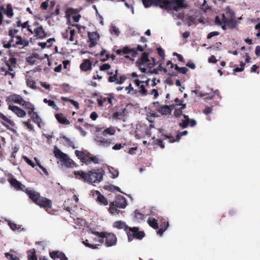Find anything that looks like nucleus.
<instances>
[{"label":"nucleus","mask_w":260,"mask_h":260,"mask_svg":"<svg viewBox=\"0 0 260 260\" xmlns=\"http://www.w3.org/2000/svg\"><path fill=\"white\" fill-rule=\"evenodd\" d=\"M75 175L77 178L79 176L85 182L93 184L100 183L103 179L104 172L102 170H92L88 173L83 171H75Z\"/></svg>","instance_id":"obj_1"},{"label":"nucleus","mask_w":260,"mask_h":260,"mask_svg":"<svg viewBox=\"0 0 260 260\" xmlns=\"http://www.w3.org/2000/svg\"><path fill=\"white\" fill-rule=\"evenodd\" d=\"M116 133L114 127H110L104 129L102 135H95L94 137V141L100 147L107 148L110 147L112 144V139L106 138L107 135L113 136Z\"/></svg>","instance_id":"obj_2"},{"label":"nucleus","mask_w":260,"mask_h":260,"mask_svg":"<svg viewBox=\"0 0 260 260\" xmlns=\"http://www.w3.org/2000/svg\"><path fill=\"white\" fill-rule=\"evenodd\" d=\"M54 153L56 158L59 159L62 163V165L64 166L66 168H74L76 166L75 162L73 160L56 146L54 147Z\"/></svg>","instance_id":"obj_3"},{"label":"nucleus","mask_w":260,"mask_h":260,"mask_svg":"<svg viewBox=\"0 0 260 260\" xmlns=\"http://www.w3.org/2000/svg\"><path fill=\"white\" fill-rule=\"evenodd\" d=\"M142 3L146 8H148L153 5L154 7H159L161 9L167 11L173 9L169 4V0H142ZM176 10V8H173Z\"/></svg>","instance_id":"obj_4"},{"label":"nucleus","mask_w":260,"mask_h":260,"mask_svg":"<svg viewBox=\"0 0 260 260\" xmlns=\"http://www.w3.org/2000/svg\"><path fill=\"white\" fill-rule=\"evenodd\" d=\"M92 233L95 235H99L100 238L99 242L101 243L104 242V238H106V245L107 247H111L115 245L116 244L117 238L113 233H99L98 232H92Z\"/></svg>","instance_id":"obj_5"},{"label":"nucleus","mask_w":260,"mask_h":260,"mask_svg":"<svg viewBox=\"0 0 260 260\" xmlns=\"http://www.w3.org/2000/svg\"><path fill=\"white\" fill-rule=\"evenodd\" d=\"M126 234L128 242L132 241L134 238L141 240L145 236L144 232L139 231V228L137 227L129 228Z\"/></svg>","instance_id":"obj_6"},{"label":"nucleus","mask_w":260,"mask_h":260,"mask_svg":"<svg viewBox=\"0 0 260 260\" xmlns=\"http://www.w3.org/2000/svg\"><path fill=\"white\" fill-rule=\"evenodd\" d=\"M114 203L115 204V206L119 208L124 209L127 206L125 198L121 195L118 196Z\"/></svg>","instance_id":"obj_7"},{"label":"nucleus","mask_w":260,"mask_h":260,"mask_svg":"<svg viewBox=\"0 0 260 260\" xmlns=\"http://www.w3.org/2000/svg\"><path fill=\"white\" fill-rule=\"evenodd\" d=\"M35 203L37 205L43 207H50L51 206V200L40 196L38 199Z\"/></svg>","instance_id":"obj_8"},{"label":"nucleus","mask_w":260,"mask_h":260,"mask_svg":"<svg viewBox=\"0 0 260 260\" xmlns=\"http://www.w3.org/2000/svg\"><path fill=\"white\" fill-rule=\"evenodd\" d=\"M88 35L90 42L89 47L92 48L96 45L100 36L96 32H88Z\"/></svg>","instance_id":"obj_9"},{"label":"nucleus","mask_w":260,"mask_h":260,"mask_svg":"<svg viewBox=\"0 0 260 260\" xmlns=\"http://www.w3.org/2000/svg\"><path fill=\"white\" fill-rule=\"evenodd\" d=\"M9 109L13 111L19 117H24L26 115V112L17 106L9 105Z\"/></svg>","instance_id":"obj_10"},{"label":"nucleus","mask_w":260,"mask_h":260,"mask_svg":"<svg viewBox=\"0 0 260 260\" xmlns=\"http://www.w3.org/2000/svg\"><path fill=\"white\" fill-rule=\"evenodd\" d=\"M223 21L224 23H226L229 29H234L237 27L238 23L237 20L234 18H227L225 16H223Z\"/></svg>","instance_id":"obj_11"},{"label":"nucleus","mask_w":260,"mask_h":260,"mask_svg":"<svg viewBox=\"0 0 260 260\" xmlns=\"http://www.w3.org/2000/svg\"><path fill=\"white\" fill-rule=\"evenodd\" d=\"M79 11L77 9H74L72 8H68L67 10V13L68 15H72L73 18L75 22H78L81 17L80 14L76 15Z\"/></svg>","instance_id":"obj_12"},{"label":"nucleus","mask_w":260,"mask_h":260,"mask_svg":"<svg viewBox=\"0 0 260 260\" xmlns=\"http://www.w3.org/2000/svg\"><path fill=\"white\" fill-rule=\"evenodd\" d=\"M173 3L176 5V6H173L172 4H171L170 1L169 4L171 5L172 8H176V9L175 10L174 9H172L171 10H173L177 11L178 9H182L185 7V4L184 0H173ZM169 11H171V10Z\"/></svg>","instance_id":"obj_13"},{"label":"nucleus","mask_w":260,"mask_h":260,"mask_svg":"<svg viewBox=\"0 0 260 260\" xmlns=\"http://www.w3.org/2000/svg\"><path fill=\"white\" fill-rule=\"evenodd\" d=\"M113 226L114 228L118 230H123L127 232V230L129 229L126 223L123 221H117L113 223Z\"/></svg>","instance_id":"obj_14"},{"label":"nucleus","mask_w":260,"mask_h":260,"mask_svg":"<svg viewBox=\"0 0 260 260\" xmlns=\"http://www.w3.org/2000/svg\"><path fill=\"white\" fill-rule=\"evenodd\" d=\"M25 192L29 198H30L35 203L40 196V194L38 192L34 190H29L26 188L25 189Z\"/></svg>","instance_id":"obj_15"},{"label":"nucleus","mask_w":260,"mask_h":260,"mask_svg":"<svg viewBox=\"0 0 260 260\" xmlns=\"http://www.w3.org/2000/svg\"><path fill=\"white\" fill-rule=\"evenodd\" d=\"M11 185L17 190H24L25 187L16 179L12 178L10 180Z\"/></svg>","instance_id":"obj_16"},{"label":"nucleus","mask_w":260,"mask_h":260,"mask_svg":"<svg viewBox=\"0 0 260 260\" xmlns=\"http://www.w3.org/2000/svg\"><path fill=\"white\" fill-rule=\"evenodd\" d=\"M95 194L98 196L97 201L99 202L100 203L104 205H107L108 204L107 200L101 194L99 191L96 190L95 191Z\"/></svg>","instance_id":"obj_17"},{"label":"nucleus","mask_w":260,"mask_h":260,"mask_svg":"<svg viewBox=\"0 0 260 260\" xmlns=\"http://www.w3.org/2000/svg\"><path fill=\"white\" fill-rule=\"evenodd\" d=\"M55 117L60 123L63 124H69L70 123V121L61 114H55Z\"/></svg>","instance_id":"obj_18"},{"label":"nucleus","mask_w":260,"mask_h":260,"mask_svg":"<svg viewBox=\"0 0 260 260\" xmlns=\"http://www.w3.org/2000/svg\"><path fill=\"white\" fill-rule=\"evenodd\" d=\"M91 68V64L90 61L88 59L84 60L83 62L81 64L80 68L82 70L87 71L89 70Z\"/></svg>","instance_id":"obj_19"},{"label":"nucleus","mask_w":260,"mask_h":260,"mask_svg":"<svg viewBox=\"0 0 260 260\" xmlns=\"http://www.w3.org/2000/svg\"><path fill=\"white\" fill-rule=\"evenodd\" d=\"M126 109L124 108L121 111L116 112L113 115V118L115 119H121L125 116V111Z\"/></svg>","instance_id":"obj_20"},{"label":"nucleus","mask_w":260,"mask_h":260,"mask_svg":"<svg viewBox=\"0 0 260 260\" xmlns=\"http://www.w3.org/2000/svg\"><path fill=\"white\" fill-rule=\"evenodd\" d=\"M183 117L184 119L179 123V125L182 128H185L188 126L189 123L190 118L188 115H184Z\"/></svg>","instance_id":"obj_21"},{"label":"nucleus","mask_w":260,"mask_h":260,"mask_svg":"<svg viewBox=\"0 0 260 260\" xmlns=\"http://www.w3.org/2000/svg\"><path fill=\"white\" fill-rule=\"evenodd\" d=\"M11 99L15 103L22 105L25 101L23 100L22 98L18 94H13L11 96Z\"/></svg>","instance_id":"obj_22"},{"label":"nucleus","mask_w":260,"mask_h":260,"mask_svg":"<svg viewBox=\"0 0 260 260\" xmlns=\"http://www.w3.org/2000/svg\"><path fill=\"white\" fill-rule=\"evenodd\" d=\"M147 222L151 227L154 229H157L158 228L157 220L154 218L149 217L147 220Z\"/></svg>","instance_id":"obj_23"},{"label":"nucleus","mask_w":260,"mask_h":260,"mask_svg":"<svg viewBox=\"0 0 260 260\" xmlns=\"http://www.w3.org/2000/svg\"><path fill=\"white\" fill-rule=\"evenodd\" d=\"M157 111L162 115H167L170 112V110L168 106L165 105L159 108Z\"/></svg>","instance_id":"obj_24"},{"label":"nucleus","mask_w":260,"mask_h":260,"mask_svg":"<svg viewBox=\"0 0 260 260\" xmlns=\"http://www.w3.org/2000/svg\"><path fill=\"white\" fill-rule=\"evenodd\" d=\"M37 36L40 38H44L45 36V31L42 26H40L35 29Z\"/></svg>","instance_id":"obj_25"},{"label":"nucleus","mask_w":260,"mask_h":260,"mask_svg":"<svg viewBox=\"0 0 260 260\" xmlns=\"http://www.w3.org/2000/svg\"><path fill=\"white\" fill-rule=\"evenodd\" d=\"M188 134V132L187 131H184L183 132H180L179 133H178L177 135H176V139L175 140L174 139H170V141H169V142L170 143H173V142H179L180 141V138L182 137V136H185L187 134Z\"/></svg>","instance_id":"obj_26"},{"label":"nucleus","mask_w":260,"mask_h":260,"mask_svg":"<svg viewBox=\"0 0 260 260\" xmlns=\"http://www.w3.org/2000/svg\"><path fill=\"white\" fill-rule=\"evenodd\" d=\"M27 258L28 260H38L36 251L34 249H30L28 251Z\"/></svg>","instance_id":"obj_27"},{"label":"nucleus","mask_w":260,"mask_h":260,"mask_svg":"<svg viewBox=\"0 0 260 260\" xmlns=\"http://www.w3.org/2000/svg\"><path fill=\"white\" fill-rule=\"evenodd\" d=\"M116 206H115V204L114 203H112L110 204L109 210L110 212L112 214H119L120 211L117 209Z\"/></svg>","instance_id":"obj_28"},{"label":"nucleus","mask_w":260,"mask_h":260,"mask_svg":"<svg viewBox=\"0 0 260 260\" xmlns=\"http://www.w3.org/2000/svg\"><path fill=\"white\" fill-rule=\"evenodd\" d=\"M122 52L124 54L132 53L134 56L137 54V52L135 49H131L127 46H125L123 48Z\"/></svg>","instance_id":"obj_29"},{"label":"nucleus","mask_w":260,"mask_h":260,"mask_svg":"<svg viewBox=\"0 0 260 260\" xmlns=\"http://www.w3.org/2000/svg\"><path fill=\"white\" fill-rule=\"evenodd\" d=\"M83 244L86 247H88L91 249H99L100 245L99 244H90L88 242V240H85L82 242Z\"/></svg>","instance_id":"obj_30"},{"label":"nucleus","mask_w":260,"mask_h":260,"mask_svg":"<svg viewBox=\"0 0 260 260\" xmlns=\"http://www.w3.org/2000/svg\"><path fill=\"white\" fill-rule=\"evenodd\" d=\"M31 118L34 120V121L36 123H37L39 126L40 127V123L41 122V119L40 118L38 113L36 112H34V113H32V116Z\"/></svg>","instance_id":"obj_31"},{"label":"nucleus","mask_w":260,"mask_h":260,"mask_svg":"<svg viewBox=\"0 0 260 260\" xmlns=\"http://www.w3.org/2000/svg\"><path fill=\"white\" fill-rule=\"evenodd\" d=\"M26 82L27 85L30 88L33 89H36V88H37V86L36 85V83L34 80H32L30 78H27L26 79Z\"/></svg>","instance_id":"obj_32"},{"label":"nucleus","mask_w":260,"mask_h":260,"mask_svg":"<svg viewBox=\"0 0 260 260\" xmlns=\"http://www.w3.org/2000/svg\"><path fill=\"white\" fill-rule=\"evenodd\" d=\"M108 170L109 173L112 175V178H116L118 176L119 172L117 170L115 169L112 167H109Z\"/></svg>","instance_id":"obj_33"},{"label":"nucleus","mask_w":260,"mask_h":260,"mask_svg":"<svg viewBox=\"0 0 260 260\" xmlns=\"http://www.w3.org/2000/svg\"><path fill=\"white\" fill-rule=\"evenodd\" d=\"M5 14L9 17H12L13 15V9L11 4H8L7 9L5 11Z\"/></svg>","instance_id":"obj_34"},{"label":"nucleus","mask_w":260,"mask_h":260,"mask_svg":"<svg viewBox=\"0 0 260 260\" xmlns=\"http://www.w3.org/2000/svg\"><path fill=\"white\" fill-rule=\"evenodd\" d=\"M16 44L17 45H23L24 46H26L28 45V43L26 42L25 40H22L20 36H17L16 37Z\"/></svg>","instance_id":"obj_35"},{"label":"nucleus","mask_w":260,"mask_h":260,"mask_svg":"<svg viewBox=\"0 0 260 260\" xmlns=\"http://www.w3.org/2000/svg\"><path fill=\"white\" fill-rule=\"evenodd\" d=\"M62 253V252L59 251H53L52 252H50V256L52 258L55 259L57 258H59Z\"/></svg>","instance_id":"obj_36"},{"label":"nucleus","mask_w":260,"mask_h":260,"mask_svg":"<svg viewBox=\"0 0 260 260\" xmlns=\"http://www.w3.org/2000/svg\"><path fill=\"white\" fill-rule=\"evenodd\" d=\"M22 105L24 106L25 108L31 111H34L35 109V106L28 102L24 101Z\"/></svg>","instance_id":"obj_37"},{"label":"nucleus","mask_w":260,"mask_h":260,"mask_svg":"<svg viewBox=\"0 0 260 260\" xmlns=\"http://www.w3.org/2000/svg\"><path fill=\"white\" fill-rule=\"evenodd\" d=\"M223 16H225L224 14H222L221 19H220L218 16L215 17V23L216 25H222L223 23H224V21H223Z\"/></svg>","instance_id":"obj_38"},{"label":"nucleus","mask_w":260,"mask_h":260,"mask_svg":"<svg viewBox=\"0 0 260 260\" xmlns=\"http://www.w3.org/2000/svg\"><path fill=\"white\" fill-rule=\"evenodd\" d=\"M135 218L138 221H140L143 220L144 215L142 213H140L138 210H136L135 211Z\"/></svg>","instance_id":"obj_39"},{"label":"nucleus","mask_w":260,"mask_h":260,"mask_svg":"<svg viewBox=\"0 0 260 260\" xmlns=\"http://www.w3.org/2000/svg\"><path fill=\"white\" fill-rule=\"evenodd\" d=\"M75 153L76 156L80 159L81 161L83 160V159L85 157L86 155H85L82 151H80L79 150H76L75 151Z\"/></svg>","instance_id":"obj_40"},{"label":"nucleus","mask_w":260,"mask_h":260,"mask_svg":"<svg viewBox=\"0 0 260 260\" xmlns=\"http://www.w3.org/2000/svg\"><path fill=\"white\" fill-rule=\"evenodd\" d=\"M175 70L178 71L179 73L182 74H186L188 71V69L186 67H179L177 65L175 66Z\"/></svg>","instance_id":"obj_41"},{"label":"nucleus","mask_w":260,"mask_h":260,"mask_svg":"<svg viewBox=\"0 0 260 260\" xmlns=\"http://www.w3.org/2000/svg\"><path fill=\"white\" fill-rule=\"evenodd\" d=\"M139 61H141L143 63H146L149 61L148 54L147 53L144 52L143 53Z\"/></svg>","instance_id":"obj_42"},{"label":"nucleus","mask_w":260,"mask_h":260,"mask_svg":"<svg viewBox=\"0 0 260 260\" xmlns=\"http://www.w3.org/2000/svg\"><path fill=\"white\" fill-rule=\"evenodd\" d=\"M43 102L44 103L48 104V106L52 107L53 108H56V106L54 103V102L52 100H48L47 99H44L43 100Z\"/></svg>","instance_id":"obj_43"},{"label":"nucleus","mask_w":260,"mask_h":260,"mask_svg":"<svg viewBox=\"0 0 260 260\" xmlns=\"http://www.w3.org/2000/svg\"><path fill=\"white\" fill-rule=\"evenodd\" d=\"M0 118L3 120L4 121L8 122L10 125H13V122L10 120L9 119H8L5 115H4L1 112H0Z\"/></svg>","instance_id":"obj_44"},{"label":"nucleus","mask_w":260,"mask_h":260,"mask_svg":"<svg viewBox=\"0 0 260 260\" xmlns=\"http://www.w3.org/2000/svg\"><path fill=\"white\" fill-rule=\"evenodd\" d=\"M5 256L11 260H20L16 256L9 253H6Z\"/></svg>","instance_id":"obj_45"},{"label":"nucleus","mask_w":260,"mask_h":260,"mask_svg":"<svg viewBox=\"0 0 260 260\" xmlns=\"http://www.w3.org/2000/svg\"><path fill=\"white\" fill-rule=\"evenodd\" d=\"M55 40L53 38H50L48 40L47 42H41L39 43V46H40L42 48H45L47 45V43H50L51 42H54Z\"/></svg>","instance_id":"obj_46"},{"label":"nucleus","mask_w":260,"mask_h":260,"mask_svg":"<svg viewBox=\"0 0 260 260\" xmlns=\"http://www.w3.org/2000/svg\"><path fill=\"white\" fill-rule=\"evenodd\" d=\"M111 33L112 34H114L116 36H118L119 34V31L118 28L114 25H112Z\"/></svg>","instance_id":"obj_47"},{"label":"nucleus","mask_w":260,"mask_h":260,"mask_svg":"<svg viewBox=\"0 0 260 260\" xmlns=\"http://www.w3.org/2000/svg\"><path fill=\"white\" fill-rule=\"evenodd\" d=\"M126 79V77L124 76H121L119 78L116 77V83L118 84H122L123 83Z\"/></svg>","instance_id":"obj_48"},{"label":"nucleus","mask_w":260,"mask_h":260,"mask_svg":"<svg viewBox=\"0 0 260 260\" xmlns=\"http://www.w3.org/2000/svg\"><path fill=\"white\" fill-rule=\"evenodd\" d=\"M23 158L24 160L29 165L31 166L32 167L34 168L35 166V164L32 162V161L30 159H29L28 157L26 156H23Z\"/></svg>","instance_id":"obj_49"},{"label":"nucleus","mask_w":260,"mask_h":260,"mask_svg":"<svg viewBox=\"0 0 260 260\" xmlns=\"http://www.w3.org/2000/svg\"><path fill=\"white\" fill-rule=\"evenodd\" d=\"M62 138L68 143V144L73 148H75V146H74V142L71 141L69 139H68L66 136H63Z\"/></svg>","instance_id":"obj_50"},{"label":"nucleus","mask_w":260,"mask_h":260,"mask_svg":"<svg viewBox=\"0 0 260 260\" xmlns=\"http://www.w3.org/2000/svg\"><path fill=\"white\" fill-rule=\"evenodd\" d=\"M117 72H118V70H116L115 71V74H114V75L113 76H110L109 77V81L110 82H113L114 81H116V77H117Z\"/></svg>","instance_id":"obj_51"},{"label":"nucleus","mask_w":260,"mask_h":260,"mask_svg":"<svg viewBox=\"0 0 260 260\" xmlns=\"http://www.w3.org/2000/svg\"><path fill=\"white\" fill-rule=\"evenodd\" d=\"M82 161L86 165L90 164L91 163V157H89L86 155L85 157L83 159V160Z\"/></svg>","instance_id":"obj_52"},{"label":"nucleus","mask_w":260,"mask_h":260,"mask_svg":"<svg viewBox=\"0 0 260 260\" xmlns=\"http://www.w3.org/2000/svg\"><path fill=\"white\" fill-rule=\"evenodd\" d=\"M110 68V66L108 63H105L100 67V70L102 71H106Z\"/></svg>","instance_id":"obj_53"},{"label":"nucleus","mask_w":260,"mask_h":260,"mask_svg":"<svg viewBox=\"0 0 260 260\" xmlns=\"http://www.w3.org/2000/svg\"><path fill=\"white\" fill-rule=\"evenodd\" d=\"M226 13L231 17H234L235 15V12L230 7L226 8Z\"/></svg>","instance_id":"obj_54"},{"label":"nucleus","mask_w":260,"mask_h":260,"mask_svg":"<svg viewBox=\"0 0 260 260\" xmlns=\"http://www.w3.org/2000/svg\"><path fill=\"white\" fill-rule=\"evenodd\" d=\"M172 17H173V18H174L175 19H180V18H181L182 16V15L181 13H175V12H172Z\"/></svg>","instance_id":"obj_55"},{"label":"nucleus","mask_w":260,"mask_h":260,"mask_svg":"<svg viewBox=\"0 0 260 260\" xmlns=\"http://www.w3.org/2000/svg\"><path fill=\"white\" fill-rule=\"evenodd\" d=\"M219 33L218 31H212L208 34L207 36V39H210L212 38L213 37L215 36H218Z\"/></svg>","instance_id":"obj_56"},{"label":"nucleus","mask_w":260,"mask_h":260,"mask_svg":"<svg viewBox=\"0 0 260 260\" xmlns=\"http://www.w3.org/2000/svg\"><path fill=\"white\" fill-rule=\"evenodd\" d=\"M140 88H141V93L142 95H147V90L145 88V86L144 85H140Z\"/></svg>","instance_id":"obj_57"},{"label":"nucleus","mask_w":260,"mask_h":260,"mask_svg":"<svg viewBox=\"0 0 260 260\" xmlns=\"http://www.w3.org/2000/svg\"><path fill=\"white\" fill-rule=\"evenodd\" d=\"M91 162L94 164H99L100 162V159L98 156H94L91 157Z\"/></svg>","instance_id":"obj_58"},{"label":"nucleus","mask_w":260,"mask_h":260,"mask_svg":"<svg viewBox=\"0 0 260 260\" xmlns=\"http://www.w3.org/2000/svg\"><path fill=\"white\" fill-rule=\"evenodd\" d=\"M182 114V111L181 109L175 110L174 112V115L175 117H179Z\"/></svg>","instance_id":"obj_59"},{"label":"nucleus","mask_w":260,"mask_h":260,"mask_svg":"<svg viewBox=\"0 0 260 260\" xmlns=\"http://www.w3.org/2000/svg\"><path fill=\"white\" fill-rule=\"evenodd\" d=\"M27 62L30 64H34L36 63V60L33 57L29 56L27 59Z\"/></svg>","instance_id":"obj_60"},{"label":"nucleus","mask_w":260,"mask_h":260,"mask_svg":"<svg viewBox=\"0 0 260 260\" xmlns=\"http://www.w3.org/2000/svg\"><path fill=\"white\" fill-rule=\"evenodd\" d=\"M98 117V114L95 112H92L90 115V118L93 120H95Z\"/></svg>","instance_id":"obj_61"},{"label":"nucleus","mask_w":260,"mask_h":260,"mask_svg":"<svg viewBox=\"0 0 260 260\" xmlns=\"http://www.w3.org/2000/svg\"><path fill=\"white\" fill-rule=\"evenodd\" d=\"M23 123L25 124V125L29 129H32L33 126L30 123V121L28 120L26 122H23Z\"/></svg>","instance_id":"obj_62"},{"label":"nucleus","mask_w":260,"mask_h":260,"mask_svg":"<svg viewBox=\"0 0 260 260\" xmlns=\"http://www.w3.org/2000/svg\"><path fill=\"white\" fill-rule=\"evenodd\" d=\"M212 109L209 107H206L204 110V113L205 114H209L212 113Z\"/></svg>","instance_id":"obj_63"},{"label":"nucleus","mask_w":260,"mask_h":260,"mask_svg":"<svg viewBox=\"0 0 260 260\" xmlns=\"http://www.w3.org/2000/svg\"><path fill=\"white\" fill-rule=\"evenodd\" d=\"M157 52L158 54L160 56H161L162 58L165 57V53L163 51V50L161 48H157Z\"/></svg>","instance_id":"obj_64"}]
</instances>
